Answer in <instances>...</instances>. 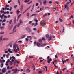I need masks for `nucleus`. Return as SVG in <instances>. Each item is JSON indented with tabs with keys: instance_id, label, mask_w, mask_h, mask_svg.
<instances>
[{
	"instance_id": "f257e3e1",
	"label": "nucleus",
	"mask_w": 74,
	"mask_h": 74,
	"mask_svg": "<svg viewBox=\"0 0 74 74\" xmlns=\"http://www.w3.org/2000/svg\"><path fill=\"white\" fill-rule=\"evenodd\" d=\"M16 25L14 27L13 29V32H10L9 33V34H13L14 33L16 32V30H15V29H16Z\"/></svg>"
},
{
	"instance_id": "f03ea898",
	"label": "nucleus",
	"mask_w": 74,
	"mask_h": 74,
	"mask_svg": "<svg viewBox=\"0 0 74 74\" xmlns=\"http://www.w3.org/2000/svg\"><path fill=\"white\" fill-rule=\"evenodd\" d=\"M45 25V22L44 21H42L40 23V25L42 26H43Z\"/></svg>"
},
{
	"instance_id": "7ed1b4c3",
	"label": "nucleus",
	"mask_w": 74,
	"mask_h": 74,
	"mask_svg": "<svg viewBox=\"0 0 74 74\" xmlns=\"http://www.w3.org/2000/svg\"><path fill=\"white\" fill-rule=\"evenodd\" d=\"M25 30L27 32L29 33H30V32H32V30L31 29L29 28H26Z\"/></svg>"
},
{
	"instance_id": "20e7f679",
	"label": "nucleus",
	"mask_w": 74,
	"mask_h": 74,
	"mask_svg": "<svg viewBox=\"0 0 74 74\" xmlns=\"http://www.w3.org/2000/svg\"><path fill=\"white\" fill-rule=\"evenodd\" d=\"M12 70L14 71V74H16L18 71V69H17V68H16L15 69H12Z\"/></svg>"
},
{
	"instance_id": "39448f33",
	"label": "nucleus",
	"mask_w": 74,
	"mask_h": 74,
	"mask_svg": "<svg viewBox=\"0 0 74 74\" xmlns=\"http://www.w3.org/2000/svg\"><path fill=\"white\" fill-rule=\"evenodd\" d=\"M2 72L3 73H4L6 72V68H3L2 69Z\"/></svg>"
},
{
	"instance_id": "423d86ee",
	"label": "nucleus",
	"mask_w": 74,
	"mask_h": 74,
	"mask_svg": "<svg viewBox=\"0 0 74 74\" xmlns=\"http://www.w3.org/2000/svg\"><path fill=\"white\" fill-rule=\"evenodd\" d=\"M38 24V23L37 22H36L35 23V24H34V23H32V26H34V27H36L37 26V25Z\"/></svg>"
},
{
	"instance_id": "0eeeda50",
	"label": "nucleus",
	"mask_w": 74,
	"mask_h": 74,
	"mask_svg": "<svg viewBox=\"0 0 74 74\" xmlns=\"http://www.w3.org/2000/svg\"><path fill=\"white\" fill-rule=\"evenodd\" d=\"M14 59H12L11 61H10V65H12V64H13L14 63Z\"/></svg>"
},
{
	"instance_id": "6e6552de",
	"label": "nucleus",
	"mask_w": 74,
	"mask_h": 74,
	"mask_svg": "<svg viewBox=\"0 0 74 74\" xmlns=\"http://www.w3.org/2000/svg\"><path fill=\"white\" fill-rule=\"evenodd\" d=\"M14 46H15L14 47L15 48H17V49L18 50V51H19V46H18V45H14Z\"/></svg>"
},
{
	"instance_id": "1a4fd4ad",
	"label": "nucleus",
	"mask_w": 74,
	"mask_h": 74,
	"mask_svg": "<svg viewBox=\"0 0 74 74\" xmlns=\"http://www.w3.org/2000/svg\"><path fill=\"white\" fill-rule=\"evenodd\" d=\"M26 37V35H22L20 37L21 39H23V38H24L25 37Z\"/></svg>"
},
{
	"instance_id": "9d476101",
	"label": "nucleus",
	"mask_w": 74,
	"mask_h": 74,
	"mask_svg": "<svg viewBox=\"0 0 74 74\" xmlns=\"http://www.w3.org/2000/svg\"><path fill=\"white\" fill-rule=\"evenodd\" d=\"M41 47H44V46H45V45H47V44H43V43H42L40 44Z\"/></svg>"
},
{
	"instance_id": "9b49d317",
	"label": "nucleus",
	"mask_w": 74,
	"mask_h": 74,
	"mask_svg": "<svg viewBox=\"0 0 74 74\" xmlns=\"http://www.w3.org/2000/svg\"><path fill=\"white\" fill-rule=\"evenodd\" d=\"M47 4V1L46 0H43V4L44 5H46Z\"/></svg>"
},
{
	"instance_id": "f8f14e48",
	"label": "nucleus",
	"mask_w": 74,
	"mask_h": 74,
	"mask_svg": "<svg viewBox=\"0 0 74 74\" xmlns=\"http://www.w3.org/2000/svg\"><path fill=\"white\" fill-rule=\"evenodd\" d=\"M9 39L8 38H5L2 40V41H8Z\"/></svg>"
},
{
	"instance_id": "ddd939ff",
	"label": "nucleus",
	"mask_w": 74,
	"mask_h": 74,
	"mask_svg": "<svg viewBox=\"0 0 74 74\" xmlns=\"http://www.w3.org/2000/svg\"><path fill=\"white\" fill-rule=\"evenodd\" d=\"M3 16H4V14H3L2 15H0V18H1V19H3Z\"/></svg>"
},
{
	"instance_id": "4468645a",
	"label": "nucleus",
	"mask_w": 74,
	"mask_h": 74,
	"mask_svg": "<svg viewBox=\"0 0 74 74\" xmlns=\"http://www.w3.org/2000/svg\"><path fill=\"white\" fill-rule=\"evenodd\" d=\"M52 59L51 58L49 59V60H48L47 62L48 63H50V62H51V61H52Z\"/></svg>"
},
{
	"instance_id": "2eb2a0df",
	"label": "nucleus",
	"mask_w": 74,
	"mask_h": 74,
	"mask_svg": "<svg viewBox=\"0 0 74 74\" xmlns=\"http://www.w3.org/2000/svg\"><path fill=\"white\" fill-rule=\"evenodd\" d=\"M17 15H19V12H20V11H19V9H18L17 10Z\"/></svg>"
},
{
	"instance_id": "dca6fc26",
	"label": "nucleus",
	"mask_w": 74,
	"mask_h": 74,
	"mask_svg": "<svg viewBox=\"0 0 74 74\" xmlns=\"http://www.w3.org/2000/svg\"><path fill=\"white\" fill-rule=\"evenodd\" d=\"M19 22V23L21 24V25H22V24H23V22L21 19L20 20Z\"/></svg>"
},
{
	"instance_id": "f3484780",
	"label": "nucleus",
	"mask_w": 74,
	"mask_h": 74,
	"mask_svg": "<svg viewBox=\"0 0 74 74\" xmlns=\"http://www.w3.org/2000/svg\"><path fill=\"white\" fill-rule=\"evenodd\" d=\"M3 35H1L0 36V41H2V40H3Z\"/></svg>"
},
{
	"instance_id": "a211bd4d",
	"label": "nucleus",
	"mask_w": 74,
	"mask_h": 74,
	"mask_svg": "<svg viewBox=\"0 0 74 74\" xmlns=\"http://www.w3.org/2000/svg\"><path fill=\"white\" fill-rule=\"evenodd\" d=\"M5 28V27H4V26L0 27V29H1V30H3Z\"/></svg>"
},
{
	"instance_id": "6ab92c4d",
	"label": "nucleus",
	"mask_w": 74,
	"mask_h": 74,
	"mask_svg": "<svg viewBox=\"0 0 74 74\" xmlns=\"http://www.w3.org/2000/svg\"><path fill=\"white\" fill-rule=\"evenodd\" d=\"M69 1H70V2H68L67 3H66V5H68L69 4V3H71V0H69Z\"/></svg>"
},
{
	"instance_id": "aec40b11",
	"label": "nucleus",
	"mask_w": 74,
	"mask_h": 74,
	"mask_svg": "<svg viewBox=\"0 0 74 74\" xmlns=\"http://www.w3.org/2000/svg\"><path fill=\"white\" fill-rule=\"evenodd\" d=\"M7 7H9V5H7L5 7V11L6 10V9H7Z\"/></svg>"
},
{
	"instance_id": "412c9836",
	"label": "nucleus",
	"mask_w": 74,
	"mask_h": 74,
	"mask_svg": "<svg viewBox=\"0 0 74 74\" xmlns=\"http://www.w3.org/2000/svg\"><path fill=\"white\" fill-rule=\"evenodd\" d=\"M13 49H14V52H15V49H16V47H15V46H13Z\"/></svg>"
},
{
	"instance_id": "4be33fe9",
	"label": "nucleus",
	"mask_w": 74,
	"mask_h": 74,
	"mask_svg": "<svg viewBox=\"0 0 74 74\" xmlns=\"http://www.w3.org/2000/svg\"><path fill=\"white\" fill-rule=\"evenodd\" d=\"M35 15H37V14H32L31 15V16H35Z\"/></svg>"
},
{
	"instance_id": "5701e85b",
	"label": "nucleus",
	"mask_w": 74,
	"mask_h": 74,
	"mask_svg": "<svg viewBox=\"0 0 74 74\" xmlns=\"http://www.w3.org/2000/svg\"><path fill=\"white\" fill-rule=\"evenodd\" d=\"M12 19L9 22V24H11V23H12Z\"/></svg>"
},
{
	"instance_id": "b1692460",
	"label": "nucleus",
	"mask_w": 74,
	"mask_h": 74,
	"mask_svg": "<svg viewBox=\"0 0 74 74\" xmlns=\"http://www.w3.org/2000/svg\"><path fill=\"white\" fill-rule=\"evenodd\" d=\"M20 25H21V24L18 23L17 24V25H16V26H17L18 27H19V26H20Z\"/></svg>"
},
{
	"instance_id": "393cba45",
	"label": "nucleus",
	"mask_w": 74,
	"mask_h": 74,
	"mask_svg": "<svg viewBox=\"0 0 74 74\" xmlns=\"http://www.w3.org/2000/svg\"><path fill=\"white\" fill-rule=\"evenodd\" d=\"M4 34V31H2L1 32H0V34Z\"/></svg>"
},
{
	"instance_id": "a878e982",
	"label": "nucleus",
	"mask_w": 74,
	"mask_h": 74,
	"mask_svg": "<svg viewBox=\"0 0 74 74\" xmlns=\"http://www.w3.org/2000/svg\"><path fill=\"white\" fill-rule=\"evenodd\" d=\"M20 11H21V12H22V11L23 10V8H20Z\"/></svg>"
},
{
	"instance_id": "bb28decb",
	"label": "nucleus",
	"mask_w": 74,
	"mask_h": 74,
	"mask_svg": "<svg viewBox=\"0 0 74 74\" xmlns=\"http://www.w3.org/2000/svg\"><path fill=\"white\" fill-rule=\"evenodd\" d=\"M16 18H15V19L14 20V23H16Z\"/></svg>"
},
{
	"instance_id": "cd10ccee",
	"label": "nucleus",
	"mask_w": 74,
	"mask_h": 74,
	"mask_svg": "<svg viewBox=\"0 0 74 74\" xmlns=\"http://www.w3.org/2000/svg\"><path fill=\"white\" fill-rule=\"evenodd\" d=\"M39 42H40V43H41L42 42V40H41V39H40L39 40Z\"/></svg>"
},
{
	"instance_id": "c85d7f7f",
	"label": "nucleus",
	"mask_w": 74,
	"mask_h": 74,
	"mask_svg": "<svg viewBox=\"0 0 74 74\" xmlns=\"http://www.w3.org/2000/svg\"><path fill=\"white\" fill-rule=\"evenodd\" d=\"M34 21L36 22H38V20H37L36 19H34Z\"/></svg>"
},
{
	"instance_id": "c756f323",
	"label": "nucleus",
	"mask_w": 74,
	"mask_h": 74,
	"mask_svg": "<svg viewBox=\"0 0 74 74\" xmlns=\"http://www.w3.org/2000/svg\"><path fill=\"white\" fill-rule=\"evenodd\" d=\"M30 14V13H28L27 14V16H28V17H29V14Z\"/></svg>"
},
{
	"instance_id": "7c9ffc66",
	"label": "nucleus",
	"mask_w": 74,
	"mask_h": 74,
	"mask_svg": "<svg viewBox=\"0 0 74 74\" xmlns=\"http://www.w3.org/2000/svg\"><path fill=\"white\" fill-rule=\"evenodd\" d=\"M59 20L60 22H63V20L62 19H60V18H59Z\"/></svg>"
},
{
	"instance_id": "2f4dec72",
	"label": "nucleus",
	"mask_w": 74,
	"mask_h": 74,
	"mask_svg": "<svg viewBox=\"0 0 74 74\" xmlns=\"http://www.w3.org/2000/svg\"><path fill=\"white\" fill-rule=\"evenodd\" d=\"M52 39V37H50L49 38L48 40L49 41H50Z\"/></svg>"
},
{
	"instance_id": "473e14b6",
	"label": "nucleus",
	"mask_w": 74,
	"mask_h": 74,
	"mask_svg": "<svg viewBox=\"0 0 74 74\" xmlns=\"http://www.w3.org/2000/svg\"><path fill=\"white\" fill-rule=\"evenodd\" d=\"M1 13H4V10H1L0 11Z\"/></svg>"
},
{
	"instance_id": "72a5a7b5",
	"label": "nucleus",
	"mask_w": 74,
	"mask_h": 74,
	"mask_svg": "<svg viewBox=\"0 0 74 74\" xmlns=\"http://www.w3.org/2000/svg\"><path fill=\"white\" fill-rule=\"evenodd\" d=\"M36 45L37 46H38H38H40V43H37Z\"/></svg>"
},
{
	"instance_id": "f704fd0d",
	"label": "nucleus",
	"mask_w": 74,
	"mask_h": 74,
	"mask_svg": "<svg viewBox=\"0 0 74 74\" xmlns=\"http://www.w3.org/2000/svg\"><path fill=\"white\" fill-rule=\"evenodd\" d=\"M6 21V20H5V19H4V20L2 21V22H5Z\"/></svg>"
},
{
	"instance_id": "c9c22d12",
	"label": "nucleus",
	"mask_w": 74,
	"mask_h": 74,
	"mask_svg": "<svg viewBox=\"0 0 74 74\" xmlns=\"http://www.w3.org/2000/svg\"><path fill=\"white\" fill-rule=\"evenodd\" d=\"M17 60H15V61H14V65H15V64H16V62H17Z\"/></svg>"
},
{
	"instance_id": "e433bc0d",
	"label": "nucleus",
	"mask_w": 74,
	"mask_h": 74,
	"mask_svg": "<svg viewBox=\"0 0 74 74\" xmlns=\"http://www.w3.org/2000/svg\"><path fill=\"white\" fill-rule=\"evenodd\" d=\"M34 4H33V5L32 6V10H33V8H34Z\"/></svg>"
},
{
	"instance_id": "4c0bfd02",
	"label": "nucleus",
	"mask_w": 74,
	"mask_h": 74,
	"mask_svg": "<svg viewBox=\"0 0 74 74\" xmlns=\"http://www.w3.org/2000/svg\"><path fill=\"white\" fill-rule=\"evenodd\" d=\"M27 71L28 72H30V69H27Z\"/></svg>"
},
{
	"instance_id": "58836bf2",
	"label": "nucleus",
	"mask_w": 74,
	"mask_h": 74,
	"mask_svg": "<svg viewBox=\"0 0 74 74\" xmlns=\"http://www.w3.org/2000/svg\"><path fill=\"white\" fill-rule=\"evenodd\" d=\"M12 58L14 59V60H15V57L14 56H12Z\"/></svg>"
},
{
	"instance_id": "ea45409f",
	"label": "nucleus",
	"mask_w": 74,
	"mask_h": 74,
	"mask_svg": "<svg viewBox=\"0 0 74 74\" xmlns=\"http://www.w3.org/2000/svg\"><path fill=\"white\" fill-rule=\"evenodd\" d=\"M25 40L26 41H29V39L28 38H25Z\"/></svg>"
},
{
	"instance_id": "a19ab883",
	"label": "nucleus",
	"mask_w": 74,
	"mask_h": 74,
	"mask_svg": "<svg viewBox=\"0 0 74 74\" xmlns=\"http://www.w3.org/2000/svg\"><path fill=\"white\" fill-rule=\"evenodd\" d=\"M46 37L47 38H48L49 37V35L48 34H47L46 35Z\"/></svg>"
},
{
	"instance_id": "79ce46f5",
	"label": "nucleus",
	"mask_w": 74,
	"mask_h": 74,
	"mask_svg": "<svg viewBox=\"0 0 74 74\" xmlns=\"http://www.w3.org/2000/svg\"><path fill=\"white\" fill-rule=\"evenodd\" d=\"M5 55H6V54H5L3 55V58H5Z\"/></svg>"
},
{
	"instance_id": "37998d69",
	"label": "nucleus",
	"mask_w": 74,
	"mask_h": 74,
	"mask_svg": "<svg viewBox=\"0 0 74 74\" xmlns=\"http://www.w3.org/2000/svg\"><path fill=\"white\" fill-rule=\"evenodd\" d=\"M43 60H44V59H43L42 60H40V62H43Z\"/></svg>"
},
{
	"instance_id": "c03bdc74",
	"label": "nucleus",
	"mask_w": 74,
	"mask_h": 74,
	"mask_svg": "<svg viewBox=\"0 0 74 74\" xmlns=\"http://www.w3.org/2000/svg\"><path fill=\"white\" fill-rule=\"evenodd\" d=\"M24 2L25 3H27L28 2L27 0H26L24 1Z\"/></svg>"
},
{
	"instance_id": "a18cd8bd",
	"label": "nucleus",
	"mask_w": 74,
	"mask_h": 74,
	"mask_svg": "<svg viewBox=\"0 0 74 74\" xmlns=\"http://www.w3.org/2000/svg\"><path fill=\"white\" fill-rule=\"evenodd\" d=\"M18 4L19 5H21V2H20V1H19V0H18Z\"/></svg>"
},
{
	"instance_id": "49530a36",
	"label": "nucleus",
	"mask_w": 74,
	"mask_h": 74,
	"mask_svg": "<svg viewBox=\"0 0 74 74\" xmlns=\"http://www.w3.org/2000/svg\"><path fill=\"white\" fill-rule=\"evenodd\" d=\"M52 2L51 1H49V4H52Z\"/></svg>"
},
{
	"instance_id": "de8ad7c7",
	"label": "nucleus",
	"mask_w": 74,
	"mask_h": 74,
	"mask_svg": "<svg viewBox=\"0 0 74 74\" xmlns=\"http://www.w3.org/2000/svg\"><path fill=\"white\" fill-rule=\"evenodd\" d=\"M47 14H44V15H43V17H45V16H47Z\"/></svg>"
},
{
	"instance_id": "09e8293b",
	"label": "nucleus",
	"mask_w": 74,
	"mask_h": 74,
	"mask_svg": "<svg viewBox=\"0 0 74 74\" xmlns=\"http://www.w3.org/2000/svg\"><path fill=\"white\" fill-rule=\"evenodd\" d=\"M44 67H45V69H46V71H47V66H44Z\"/></svg>"
},
{
	"instance_id": "8fccbe9b",
	"label": "nucleus",
	"mask_w": 74,
	"mask_h": 74,
	"mask_svg": "<svg viewBox=\"0 0 74 74\" xmlns=\"http://www.w3.org/2000/svg\"><path fill=\"white\" fill-rule=\"evenodd\" d=\"M42 73V72H41V71H40L38 72L39 74H41V73Z\"/></svg>"
},
{
	"instance_id": "3c124183",
	"label": "nucleus",
	"mask_w": 74,
	"mask_h": 74,
	"mask_svg": "<svg viewBox=\"0 0 74 74\" xmlns=\"http://www.w3.org/2000/svg\"><path fill=\"white\" fill-rule=\"evenodd\" d=\"M31 7H32V6H29L27 9L28 10L30 9V8Z\"/></svg>"
},
{
	"instance_id": "603ef678",
	"label": "nucleus",
	"mask_w": 74,
	"mask_h": 74,
	"mask_svg": "<svg viewBox=\"0 0 74 74\" xmlns=\"http://www.w3.org/2000/svg\"><path fill=\"white\" fill-rule=\"evenodd\" d=\"M42 40H45V38L44 37H42Z\"/></svg>"
},
{
	"instance_id": "864d4df0",
	"label": "nucleus",
	"mask_w": 74,
	"mask_h": 74,
	"mask_svg": "<svg viewBox=\"0 0 74 74\" xmlns=\"http://www.w3.org/2000/svg\"><path fill=\"white\" fill-rule=\"evenodd\" d=\"M8 73H11V71H10V70L8 71Z\"/></svg>"
},
{
	"instance_id": "5fc2aeb1",
	"label": "nucleus",
	"mask_w": 74,
	"mask_h": 74,
	"mask_svg": "<svg viewBox=\"0 0 74 74\" xmlns=\"http://www.w3.org/2000/svg\"><path fill=\"white\" fill-rule=\"evenodd\" d=\"M33 30H34V31L37 30V29H36V28H33Z\"/></svg>"
},
{
	"instance_id": "6e6d98bb",
	"label": "nucleus",
	"mask_w": 74,
	"mask_h": 74,
	"mask_svg": "<svg viewBox=\"0 0 74 74\" xmlns=\"http://www.w3.org/2000/svg\"><path fill=\"white\" fill-rule=\"evenodd\" d=\"M54 62L55 63H57V62H58V61H57V60H54Z\"/></svg>"
},
{
	"instance_id": "4d7b16f0",
	"label": "nucleus",
	"mask_w": 74,
	"mask_h": 74,
	"mask_svg": "<svg viewBox=\"0 0 74 74\" xmlns=\"http://www.w3.org/2000/svg\"><path fill=\"white\" fill-rule=\"evenodd\" d=\"M36 43H37V42L36 41H35L34 42V45H36Z\"/></svg>"
},
{
	"instance_id": "13d9d810",
	"label": "nucleus",
	"mask_w": 74,
	"mask_h": 74,
	"mask_svg": "<svg viewBox=\"0 0 74 74\" xmlns=\"http://www.w3.org/2000/svg\"><path fill=\"white\" fill-rule=\"evenodd\" d=\"M67 7V5H65V8H66Z\"/></svg>"
},
{
	"instance_id": "bf43d9fd",
	"label": "nucleus",
	"mask_w": 74,
	"mask_h": 74,
	"mask_svg": "<svg viewBox=\"0 0 74 74\" xmlns=\"http://www.w3.org/2000/svg\"><path fill=\"white\" fill-rule=\"evenodd\" d=\"M17 7H18V5H15L14 6V8H16Z\"/></svg>"
},
{
	"instance_id": "052dcab7",
	"label": "nucleus",
	"mask_w": 74,
	"mask_h": 74,
	"mask_svg": "<svg viewBox=\"0 0 74 74\" xmlns=\"http://www.w3.org/2000/svg\"><path fill=\"white\" fill-rule=\"evenodd\" d=\"M18 42H20V43H22V41H18Z\"/></svg>"
},
{
	"instance_id": "680f3d73",
	"label": "nucleus",
	"mask_w": 74,
	"mask_h": 74,
	"mask_svg": "<svg viewBox=\"0 0 74 74\" xmlns=\"http://www.w3.org/2000/svg\"><path fill=\"white\" fill-rule=\"evenodd\" d=\"M8 53V51H5V53Z\"/></svg>"
},
{
	"instance_id": "e2e57ef3",
	"label": "nucleus",
	"mask_w": 74,
	"mask_h": 74,
	"mask_svg": "<svg viewBox=\"0 0 74 74\" xmlns=\"http://www.w3.org/2000/svg\"><path fill=\"white\" fill-rule=\"evenodd\" d=\"M38 5V3H37L36 4V6L37 7Z\"/></svg>"
},
{
	"instance_id": "0e129e2a",
	"label": "nucleus",
	"mask_w": 74,
	"mask_h": 74,
	"mask_svg": "<svg viewBox=\"0 0 74 74\" xmlns=\"http://www.w3.org/2000/svg\"><path fill=\"white\" fill-rule=\"evenodd\" d=\"M9 52H10V53H13L12 51H10Z\"/></svg>"
},
{
	"instance_id": "69168bd1",
	"label": "nucleus",
	"mask_w": 74,
	"mask_h": 74,
	"mask_svg": "<svg viewBox=\"0 0 74 74\" xmlns=\"http://www.w3.org/2000/svg\"><path fill=\"white\" fill-rule=\"evenodd\" d=\"M10 45V44H9L6 46V47H9Z\"/></svg>"
},
{
	"instance_id": "338daca9",
	"label": "nucleus",
	"mask_w": 74,
	"mask_h": 74,
	"mask_svg": "<svg viewBox=\"0 0 74 74\" xmlns=\"http://www.w3.org/2000/svg\"><path fill=\"white\" fill-rule=\"evenodd\" d=\"M64 28L63 27V30L62 31V32H64Z\"/></svg>"
},
{
	"instance_id": "774afa93",
	"label": "nucleus",
	"mask_w": 74,
	"mask_h": 74,
	"mask_svg": "<svg viewBox=\"0 0 74 74\" xmlns=\"http://www.w3.org/2000/svg\"><path fill=\"white\" fill-rule=\"evenodd\" d=\"M11 51V49H9L8 50V52H10Z\"/></svg>"
}]
</instances>
